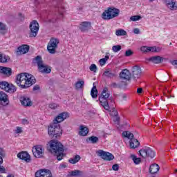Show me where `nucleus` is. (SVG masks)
<instances>
[{
	"label": "nucleus",
	"mask_w": 177,
	"mask_h": 177,
	"mask_svg": "<svg viewBox=\"0 0 177 177\" xmlns=\"http://www.w3.org/2000/svg\"><path fill=\"white\" fill-rule=\"evenodd\" d=\"M100 66H104L105 64H106V59H104V58H102V59H100Z\"/></svg>",
	"instance_id": "49530a36"
},
{
	"label": "nucleus",
	"mask_w": 177,
	"mask_h": 177,
	"mask_svg": "<svg viewBox=\"0 0 177 177\" xmlns=\"http://www.w3.org/2000/svg\"><path fill=\"white\" fill-rule=\"evenodd\" d=\"M33 62L34 63H37L38 66V70L39 71H40V73L49 74V73L52 71V69L50 68V67L44 64V62H42V58L40 56L36 57L33 60Z\"/></svg>",
	"instance_id": "39448f33"
},
{
	"label": "nucleus",
	"mask_w": 177,
	"mask_h": 177,
	"mask_svg": "<svg viewBox=\"0 0 177 177\" xmlns=\"http://www.w3.org/2000/svg\"><path fill=\"white\" fill-rule=\"evenodd\" d=\"M35 177H52V172L49 169H40L35 173Z\"/></svg>",
	"instance_id": "4468645a"
},
{
	"label": "nucleus",
	"mask_w": 177,
	"mask_h": 177,
	"mask_svg": "<svg viewBox=\"0 0 177 177\" xmlns=\"http://www.w3.org/2000/svg\"><path fill=\"white\" fill-rule=\"evenodd\" d=\"M142 19V17L140 15H133L130 17L129 21H139Z\"/></svg>",
	"instance_id": "e433bc0d"
},
{
	"label": "nucleus",
	"mask_w": 177,
	"mask_h": 177,
	"mask_svg": "<svg viewBox=\"0 0 177 177\" xmlns=\"http://www.w3.org/2000/svg\"><path fill=\"white\" fill-rule=\"evenodd\" d=\"M30 38H35V37L38 34L39 31V24L37 21H32L30 24Z\"/></svg>",
	"instance_id": "f8f14e48"
},
{
	"label": "nucleus",
	"mask_w": 177,
	"mask_h": 177,
	"mask_svg": "<svg viewBox=\"0 0 177 177\" xmlns=\"http://www.w3.org/2000/svg\"><path fill=\"white\" fill-rule=\"evenodd\" d=\"M0 88L3 91L8 92V93H15L16 92V86L5 81L0 82Z\"/></svg>",
	"instance_id": "1a4fd4ad"
},
{
	"label": "nucleus",
	"mask_w": 177,
	"mask_h": 177,
	"mask_svg": "<svg viewBox=\"0 0 177 177\" xmlns=\"http://www.w3.org/2000/svg\"><path fill=\"white\" fill-rule=\"evenodd\" d=\"M80 160H81V156H80V155H75L74 158H70L68 162L70 164H77Z\"/></svg>",
	"instance_id": "c85d7f7f"
},
{
	"label": "nucleus",
	"mask_w": 177,
	"mask_h": 177,
	"mask_svg": "<svg viewBox=\"0 0 177 177\" xmlns=\"http://www.w3.org/2000/svg\"><path fill=\"white\" fill-rule=\"evenodd\" d=\"M71 176H79L81 175V171L80 170H74L71 172Z\"/></svg>",
	"instance_id": "79ce46f5"
},
{
	"label": "nucleus",
	"mask_w": 177,
	"mask_h": 177,
	"mask_svg": "<svg viewBox=\"0 0 177 177\" xmlns=\"http://www.w3.org/2000/svg\"><path fill=\"white\" fill-rule=\"evenodd\" d=\"M22 124H28V120L27 119H23Z\"/></svg>",
	"instance_id": "603ef678"
},
{
	"label": "nucleus",
	"mask_w": 177,
	"mask_h": 177,
	"mask_svg": "<svg viewBox=\"0 0 177 177\" xmlns=\"http://www.w3.org/2000/svg\"><path fill=\"white\" fill-rule=\"evenodd\" d=\"M28 50H30V46H28V45L24 44L18 48V52L21 53V55L27 53Z\"/></svg>",
	"instance_id": "a878e982"
},
{
	"label": "nucleus",
	"mask_w": 177,
	"mask_h": 177,
	"mask_svg": "<svg viewBox=\"0 0 177 177\" xmlns=\"http://www.w3.org/2000/svg\"><path fill=\"white\" fill-rule=\"evenodd\" d=\"M59 42L60 41L59 39L51 38L50 39V41L47 46V50H48L49 53L51 55H55V53H56V49H57V46L59 45Z\"/></svg>",
	"instance_id": "0eeeda50"
},
{
	"label": "nucleus",
	"mask_w": 177,
	"mask_h": 177,
	"mask_svg": "<svg viewBox=\"0 0 177 177\" xmlns=\"http://www.w3.org/2000/svg\"><path fill=\"white\" fill-rule=\"evenodd\" d=\"M133 32L134 34H140V30H139V28H136L133 30Z\"/></svg>",
	"instance_id": "09e8293b"
},
{
	"label": "nucleus",
	"mask_w": 177,
	"mask_h": 177,
	"mask_svg": "<svg viewBox=\"0 0 177 177\" xmlns=\"http://www.w3.org/2000/svg\"><path fill=\"white\" fill-rule=\"evenodd\" d=\"M161 48L156 46H142L140 48L141 52L144 53H149L150 52H160Z\"/></svg>",
	"instance_id": "dca6fc26"
},
{
	"label": "nucleus",
	"mask_w": 177,
	"mask_h": 177,
	"mask_svg": "<svg viewBox=\"0 0 177 177\" xmlns=\"http://www.w3.org/2000/svg\"><path fill=\"white\" fill-rule=\"evenodd\" d=\"M89 133V128L85 124H81L79 126L78 135L80 136H86Z\"/></svg>",
	"instance_id": "a211bd4d"
},
{
	"label": "nucleus",
	"mask_w": 177,
	"mask_h": 177,
	"mask_svg": "<svg viewBox=\"0 0 177 177\" xmlns=\"http://www.w3.org/2000/svg\"><path fill=\"white\" fill-rule=\"evenodd\" d=\"M113 113H114L115 117L117 116L118 112H117V111H115V109L113 110Z\"/></svg>",
	"instance_id": "6e6d98bb"
},
{
	"label": "nucleus",
	"mask_w": 177,
	"mask_h": 177,
	"mask_svg": "<svg viewBox=\"0 0 177 177\" xmlns=\"http://www.w3.org/2000/svg\"><path fill=\"white\" fill-rule=\"evenodd\" d=\"M3 162V159L0 156V174H5V167L1 166V164Z\"/></svg>",
	"instance_id": "ea45409f"
},
{
	"label": "nucleus",
	"mask_w": 177,
	"mask_h": 177,
	"mask_svg": "<svg viewBox=\"0 0 177 177\" xmlns=\"http://www.w3.org/2000/svg\"><path fill=\"white\" fill-rule=\"evenodd\" d=\"M115 120L118 121V122L120 121V118H117V117H115Z\"/></svg>",
	"instance_id": "13d9d810"
},
{
	"label": "nucleus",
	"mask_w": 177,
	"mask_h": 177,
	"mask_svg": "<svg viewBox=\"0 0 177 177\" xmlns=\"http://www.w3.org/2000/svg\"><path fill=\"white\" fill-rule=\"evenodd\" d=\"M176 172H177V169L176 170Z\"/></svg>",
	"instance_id": "052dcab7"
},
{
	"label": "nucleus",
	"mask_w": 177,
	"mask_h": 177,
	"mask_svg": "<svg viewBox=\"0 0 177 177\" xmlns=\"http://www.w3.org/2000/svg\"><path fill=\"white\" fill-rule=\"evenodd\" d=\"M60 167H61V168H66L67 167V165H66V164H61Z\"/></svg>",
	"instance_id": "5fc2aeb1"
},
{
	"label": "nucleus",
	"mask_w": 177,
	"mask_h": 177,
	"mask_svg": "<svg viewBox=\"0 0 177 177\" xmlns=\"http://www.w3.org/2000/svg\"><path fill=\"white\" fill-rule=\"evenodd\" d=\"M89 27H91V22L84 21L80 24V29L81 30V31L84 32V31H88V30H89Z\"/></svg>",
	"instance_id": "393cba45"
},
{
	"label": "nucleus",
	"mask_w": 177,
	"mask_h": 177,
	"mask_svg": "<svg viewBox=\"0 0 177 177\" xmlns=\"http://www.w3.org/2000/svg\"><path fill=\"white\" fill-rule=\"evenodd\" d=\"M165 3L170 10H177L176 0H165Z\"/></svg>",
	"instance_id": "f3484780"
},
{
	"label": "nucleus",
	"mask_w": 177,
	"mask_h": 177,
	"mask_svg": "<svg viewBox=\"0 0 177 177\" xmlns=\"http://www.w3.org/2000/svg\"><path fill=\"white\" fill-rule=\"evenodd\" d=\"M0 32L1 34H5L6 32V25L0 21Z\"/></svg>",
	"instance_id": "c9c22d12"
},
{
	"label": "nucleus",
	"mask_w": 177,
	"mask_h": 177,
	"mask_svg": "<svg viewBox=\"0 0 177 177\" xmlns=\"http://www.w3.org/2000/svg\"><path fill=\"white\" fill-rule=\"evenodd\" d=\"M100 102L101 103V106H102L105 110L110 109V106L109 105V102H107V100H102Z\"/></svg>",
	"instance_id": "473e14b6"
},
{
	"label": "nucleus",
	"mask_w": 177,
	"mask_h": 177,
	"mask_svg": "<svg viewBox=\"0 0 177 177\" xmlns=\"http://www.w3.org/2000/svg\"><path fill=\"white\" fill-rule=\"evenodd\" d=\"M104 75L105 77H107L108 78H113L114 77H115V74L113 73L111 71H105L104 72Z\"/></svg>",
	"instance_id": "2f4dec72"
},
{
	"label": "nucleus",
	"mask_w": 177,
	"mask_h": 177,
	"mask_svg": "<svg viewBox=\"0 0 177 177\" xmlns=\"http://www.w3.org/2000/svg\"><path fill=\"white\" fill-rule=\"evenodd\" d=\"M120 77L121 80L129 81L131 80V72L128 69H123L120 73Z\"/></svg>",
	"instance_id": "6ab92c4d"
},
{
	"label": "nucleus",
	"mask_w": 177,
	"mask_h": 177,
	"mask_svg": "<svg viewBox=\"0 0 177 177\" xmlns=\"http://www.w3.org/2000/svg\"><path fill=\"white\" fill-rule=\"evenodd\" d=\"M17 156L20 160H24V161H26V162H30V161H31V156L27 151L19 152Z\"/></svg>",
	"instance_id": "2eb2a0df"
},
{
	"label": "nucleus",
	"mask_w": 177,
	"mask_h": 177,
	"mask_svg": "<svg viewBox=\"0 0 177 177\" xmlns=\"http://www.w3.org/2000/svg\"><path fill=\"white\" fill-rule=\"evenodd\" d=\"M89 70L93 73H96V71H97V66H96V64H93L90 66Z\"/></svg>",
	"instance_id": "a19ab883"
},
{
	"label": "nucleus",
	"mask_w": 177,
	"mask_h": 177,
	"mask_svg": "<svg viewBox=\"0 0 177 177\" xmlns=\"http://www.w3.org/2000/svg\"><path fill=\"white\" fill-rule=\"evenodd\" d=\"M112 169L113 171H118L119 166L117 164H115L112 166Z\"/></svg>",
	"instance_id": "de8ad7c7"
},
{
	"label": "nucleus",
	"mask_w": 177,
	"mask_h": 177,
	"mask_svg": "<svg viewBox=\"0 0 177 177\" xmlns=\"http://www.w3.org/2000/svg\"><path fill=\"white\" fill-rule=\"evenodd\" d=\"M32 151L36 158H42L44 157V153H45V149L42 145H35L32 147Z\"/></svg>",
	"instance_id": "9d476101"
},
{
	"label": "nucleus",
	"mask_w": 177,
	"mask_h": 177,
	"mask_svg": "<svg viewBox=\"0 0 177 177\" xmlns=\"http://www.w3.org/2000/svg\"><path fill=\"white\" fill-rule=\"evenodd\" d=\"M134 78H139L142 74V70L140 66H135L131 69Z\"/></svg>",
	"instance_id": "aec40b11"
},
{
	"label": "nucleus",
	"mask_w": 177,
	"mask_h": 177,
	"mask_svg": "<svg viewBox=\"0 0 177 177\" xmlns=\"http://www.w3.org/2000/svg\"><path fill=\"white\" fill-rule=\"evenodd\" d=\"M35 77L31 74L23 73L17 75L16 83L21 89H27L35 84Z\"/></svg>",
	"instance_id": "f03ea898"
},
{
	"label": "nucleus",
	"mask_w": 177,
	"mask_h": 177,
	"mask_svg": "<svg viewBox=\"0 0 177 177\" xmlns=\"http://www.w3.org/2000/svg\"><path fill=\"white\" fill-rule=\"evenodd\" d=\"M84 81L79 80L75 83V86L77 89H81L84 86Z\"/></svg>",
	"instance_id": "72a5a7b5"
},
{
	"label": "nucleus",
	"mask_w": 177,
	"mask_h": 177,
	"mask_svg": "<svg viewBox=\"0 0 177 177\" xmlns=\"http://www.w3.org/2000/svg\"><path fill=\"white\" fill-rule=\"evenodd\" d=\"M139 153L143 158H146V157L154 158V157H156V152L150 147L142 148L139 151Z\"/></svg>",
	"instance_id": "6e6552de"
},
{
	"label": "nucleus",
	"mask_w": 177,
	"mask_h": 177,
	"mask_svg": "<svg viewBox=\"0 0 177 177\" xmlns=\"http://www.w3.org/2000/svg\"><path fill=\"white\" fill-rule=\"evenodd\" d=\"M120 15V10L114 7L109 8L102 14V19L103 20H111L114 17H117Z\"/></svg>",
	"instance_id": "20e7f679"
},
{
	"label": "nucleus",
	"mask_w": 177,
	"mask_h": 177,
	"mask_svg": "<svg viewBox=\"0 0 177 177\" xmlns=\"http://www.w3.org/2000/svg\"><path fill=\"white\" fill-rule=\"evenodd\" d=\"M96 154L102 158V160H105L106 161H111V160H114V156L111 154L110 152H106L102 149H100L96 151Z\"/></svg>",
	"instance_id": "9b49d317"
},
{
	"label": "nucleus",
	"mask_w": 177,
	"mask_h": 177,
	"mask_svg": "<svg viewBox=\"0 0 177 177\" xmlns=\"http://www.w3.org/2000/svg\"><path fill=\"white\" fill-rule=\"evenodd\" d=\"M149 2H153V1H156V0H149Z\"/></svg>",
	"instance_id": "bf43d9fd"
},
{
	"label": "nucleus",
	"mask_w": 177,
	"mask_h": 177,
	"mask_svg": "<svg viewBox=\"0 0 177 177\" xmlns=\"http://www.w3.org/2000/svg\"><path fill=\"white\" fill-rule=\"evenodd\" d=\"M88 142H90V143H93V145L95 143H97V142H99V138L96 137V136H91L90 138H88Z\"/></svg>",
	"instance_id": "f704fd0d"
},
{
	"label": "nucleus",
	"mask_w": 177,
	"mask_h": 177,
	"mask_svg": "<svg viewBox=\"0 0 177 177\" xmlns=\"http://www.w3.org/2000/svg\"><path fill=\"white\" fill-rule=\"evenodd\" d=\"M162 60H164V58L160 56H153L147 59V62H151L152 63H155V64H159Z\"/></svg>",
	"instance_id": "412c9836"
},
{
	"label": "nucleus",
	"mask_w": 177,
	"mask_h": 177,
	"mask_svg": "<svg viewBox=\"0 0 177 177\" xmlns=\"http://www.w3.org/2000/svg\"><path fill=\"white\" fill-rule=\"evenodd\" d=\"M49 108L52 109L53 110H55V109H57V104L55 103H50L49 104Z\"/></svg>",
	"instance_id": "37998d69"
},
{
	"label": "nucleus",
	"mask_w": 177,
	"mask_h": 177,
	"mask_svg": "<svg viewBox=\"0 0 177 177\" xmlns=\"http://www.w3.org/2000/svg\"><path fill=\"white\" fill-rule=\"evenodd\" d=\"M10 103L9 96L5 92L0 91V105L8 106Z\"/></svg>",
	"instance_id": "ddd939ff"
},
{
	"label": "nucleus",
	"mask_w": 177,
	"mask_h": 177,
	"mask_svg": "<svg viewBox=\"0 0 177 177\" xmlns=\"http://www.w3.org/2000/svg\"><path fill=\"white\" fill-rule=\"evenodd\" d=\"M91 97L96 99L97 97V89L95 86H93L91 91Z\"/></svg>",
	"instance_id": "c756f323"
},
{
	"label": "nucleus",
	"mask_w": 177,
	"mask_h": 177,
	"mask_svg": "<svg viewBox=\"0 0 177 177\" xmlns=\"http://www.w3.org/2000/svg\"><path fill=\"white\" fill-rule=\"evenodd\" d=\"M122 136L130 140L129 143L131 149H136L137 147H139L140 142H139L138 140L133 138V134L132 133L124 131L122 133Z\"/></svg>",
	"instance_id": "423d86ee"
},
{
	"label": "nucleus",
	"mask_w": 177,
	"mask_h": 177,
	"mask_svg": "<svg viewBox=\"0 0 177 177\" xmlns=\"http://www.w3.org/2000/svg\"><path fill=\"white\" fill-rule=\"evenodd\" d=\"M112 50L115 53H117V52H120V50H121V46L120 45L113 46L112 47Z\"/></svg>",
	"instance_id": "58836bf2"
},
{
	"label": "nucleus",
	"mask_w": 177,
	"mask_h": 177,
	"mask_svg": "<svg viewBox=\"0 0 177 177\" xmlns=\"http://www.w3.org/2000/svg\"><path fill=\"white\" fill-rule=\"evenodd\" d=\"M103 59H105L106 62H107V60H109V57L108 55H106L105 57Z\"/></svg>",
	"instance_id": "4d7b16f0"
},
{
	"label": "nucleus",
	"mask_w": 177,
	"mask_h": 177,
	"mask_svg": "<svg viewBox=\"0 0 177 177\" xmlns=\"http://www.w3.org/2000/svg\"><path fill=\"white\" fill-rule=\"evenodd\" d=\"M20 100L22 106H25L26 107H28L32 104L31 100L27 97H22Z\"/></svg>",
	"instance_id": "b1692460"
},
{
	"label": "nucleus",
	"mask_w": 177,
	"mask_h": 177,
	"mask_svg": "<svg viewBox=\"0 0 177 177\" xmlns=\"http://www.w3.org/2000/svg\"><path fill=\"white\" fill-rule=\"evenodd\" d=\"M131 158L132 159V160L133 161L134 164H140V158H138L135 155H131Z\"/></svg>",
	"instance_id": "4c0bfd02"
},
{
	"label": "nucleus",
	"mask_w": 177,
	"mask_h": 177,
	"mask_svg": "<svg viewBox=\"0 0 177 177\" xmlns=\"http://www.w3.org/2000/svg\"><path fill=\"white\" fill-rule=\"evenodd\" d=\"M68 118V113L64 112L57 115L54 120V122L48 127V135L53 138H60L63 135L59 122H63L64 120Z\"/></svg>",
	"instance_id": "f257e3e1"
},
{
	"label": "nucleus",
	"mask_w": 177,
	"mask_h": 177,
	"mask_svg": "<svg viewBox=\"0 0 177 177\" xmlns=\"http://www.w3.org/2000/svg\"><path fill=\"white\" fill-rule=\"evenodd\" d=\"M15 132L16 133H21V132H23V130L21 129V127H17V129L15 130Z\"/></svg>",
	"instance_id": "a18cd8bd"
},
{
	"label": "nucleus",
	"mask_w": 177,
	"mask_h": 177,
	"mask_svg": "<svg viewBox=\"0 0 177 177\" xmlns=\"http://www.w3.org/2000/svg\"><path fill=\"white\" fill-rule=\"evenodd\" d=\"M33 91H39V86H35L33 87Z\"/></svg>",
	"instance_id": "864d4df0"
},
{
	"label": "nucleus",
	"mask_w": 177,
	"mask_h": 177,
	"mask_svg": "<svg viewBox=\"0 0 177 177\" xmlns=\"http://www.w3.org/2000/svg\"><path fill=\"white\" fill-rule=\"evenodd\" d=\"M108 89L106 87L104 88L101 95H100L99 100L102 102L103 100H107L110 97V93L107 92Z\"/></svg>",
	"instance_id": "4be33fe9"
},
{
	"label": "nucleus",
	"mask_w": 177,
	"mask_h": 177,
	"mask_svg": "<svg viewBox=\"0 0 177 177\" xmlns=\"http://www.w3.org/2000/svg\"><path fill=\"white\" fill-rule=\"evenodd\" d=\"M142 92H143V88H138L137 89V93H142Z\"/></svg>",
	"instance_id": "3c124183"
},
{
	"label": "nucleus",
	"mask_w": 177,
	"mask_h": 177,
	"mask_svg": "<svg viewBox=\"0 0 177 177\" xmlns=\"http://www.w3.org/2000/svg\"><path fill=\"white\" fill-rule=\"evenodd\" d=\"M133 53L132 52L131 50H126V52H125V56H127V57L131 56V55H132Z\"/></svg>",
	"instance_id": "c03bdc74"
},
{
	"label": "nucleus",
	"mask_w": 177,
	"mask_h": 177,
	"mask_svg": "<svg viewBox=\"0 0 177 177\" xmlns=\"http://www.w3.org/2000/svg\"><path fill=\"white\" fill-rule=\"evenodd\" d=\"M122 100H128V95H127L126 94H124L122 96Z\"/></svg>",
	"instance_id": "8fccbe9b"
},
{
	"label": "nucleus",
	"mask_w": 177,
	"mask_h": 177,
	"mask_svg": "<svg viewBox=\"0 0 177 177\" xmlns=\"http://www.w3.org/2000/svg\"><path fill=\"white\" fill-rule=\"evenodd\" d=\"M115 35L117 37H124V35H127V31L123 29H118L115 32Z\"/></svg>",
	"instance_id": "7c9ffc66"
},
{
	"label": "nucleus",
	"mask_w": 177,
	"mask_h": 177,
	"mask_svg": "<svg viewBox=\"0 0 177 177\" xmlns=\"http://www.w3.org/2000/svg\"><path fill=\"white\" fill-rule=\"evenodd\" d=\"M10 60V57L6 55L0 54V63H8Z\"/></svg>",
	"instance_id": "cd10ccee"
},
{
	"label": "nucleus",
	"mask_w": 177,
	"mask_h": 177,
	"mask_svg": "<svg viewBox=\"0 0 177 177\" xmlns=\"http://www.w3.org/2000/svg\"><path fill=\"white\" fill-rule=\"evenodd\" d=\"M160 171V166L154 163L151 165L149 167L150 174H157Z\"/></svg>",
	"instance_id": "bb28decb"
},
{
	"label": "nucleus",
	"mask_w": 177,
	"mask_h": 177,
	"mask_svg": "<svg viewBox=\"0 0 177 177\" xmlns=\"http://www.w3.org/2000/svg\"><path fill=\"white\" fill-rule=\"evenodd\" d=\"M1 177V176H0Z\"/></svg>",
	"instance_id": "680f3d73"
},
{
	"label": "nucleus",
	"mask_w": 177,
	"mask_h": 177,
	"mask_svg": "<svg viewBox=\"0 0 177 177\" xmlns=\"http://www.w3.org/2000/svg\"><path fill=\"white\" fill-rule=\"evenodd\" d=\"M50 153H54L57 156V160L58 161H62L63 157H64V148L63 145L57 140H51L49 142Z\"/></svg>",
	"instance_id": "7ed1b4c3"
},
{
	"label": "nucleus",
	"mask_w": 177,
	"mask_h": 177,
	"mask_svg": "<svg viewBox=\"0 0 177 177\" xmlns=\"http://www.w3.org/2000/svg\"><path fill=\"white\" fill-rule=\"evenodd\" d=\"M0 73L1 74H4V75L10 77V75H12V69L5 66H0Z\"/></svg>",
	"instance_id": "5701e85b"
}]
</instances>
